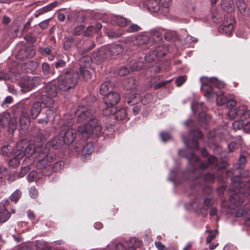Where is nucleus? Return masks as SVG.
<instances>
[{
	"label": "nucleus",
	"mask_w": 250,
	"mask_h": 250,
	"mask_svg": "<svg viewBox=\"0 0 250 250\" xmlns=\"http://www.w3.org/2000/svg\"><path fill=\"white\" fill-rule=\"evenodd\" d=\"M236 4L239 11L242 15L247 16L249 14V9L244 0H237Z\"/></svg>",
	"instance_id": "nucleus-18"
},
{
	"label": "nucleus",
	"mask_w": 250,
	"mask_h": 250,
	"mask_svg": "<svg viewBox=\"0 0 250 250\" xmlns=\"http://www.w3.org/2000/svg\"><path fill=\"white\" fill-rule=\"evenodd\" d=\"M24 154L26 157H30L34 152L37 154L36 161V167L38 169H42L46 167L48 163L52 162L55 159V155L51 153L46 145L41 147H35L33 144L28 145L24 150Z\"/></svg>",
	"instance_id": "nucleus-2"
},
{
	"label": "nucleus",
	"mask_w": 250,
	"mask_h": 250,
	"mask_svg": "<svg viewBox=\"0 0 250 250\" xmlns=\"http://www.w3.org/2000/svg\"><path fill=\"white\" fill-rule=\"evenodd\" d=\"M94 151L93 145L90 143L84 146L83 149V153L84 155H89Z\"/></svg>",
	"instance_id": "nucleus-31"
},
{
	"label": "nucleus",
	"mask_w": 250,
	"mask_h": 250,
	"mask_svg": "<svg viewBox=\"0 0 250 250\" xmlns=\"http://www.w3.org/2000/svg\"><path fill=\"white\" fill-rule=\"evenodd\" d=\"M239 110V106L235 109H231L228 112V116L232 119L235 118L236 116L240 117Z\"/></svg>",
	"instance_id": "nucleus-36"
},
{
	"label": "nucleus",
	"mask_w": 250,
	"mask_h": 250,
	"mask_svg": "<svg viewBox=\"0 0 250 250\" xmlns=\"http://www.w3.org/2000/svg\"><path fill=\"white\" fill-rule=\"evenodd\" d=\"M186 77L185 76H180L176 80V83L178 86H181L186 81Z\"/></svg>",
	"instance_id": "nucleus-48"
},
{
	"label": "nucleus",
	"mask_w": 250,
	"mask_h": 250,
	"mask_svg": "<svg viewBox=\"0 0 250 250\" xmlns=\"http://www.w3.org/2000/svg\"><path fill=\"white\" fill-rule=\"evenodd\" d=\"M83 31V26H80L75 28L74 31V34L76 35H78L82 33Z\"/></svg>",
	"instance_id": "nucleus-58"
},
{
	"label": "nucleus",
	"mask_w": 250,
	"mask_h": 250,
	"mask_svg": "<svg viewBox=\"0 0 250 250\" xmlns=\"http://www.w3.org/2000/svg\"><path fill=\"white\" fill-rule=\"evenodd\" d=\"M168 51L167 47L165 45H160L157 47L154 52L158 58L164 56Z\"/></svg>",
	"instance_id": "nucleus-29"
},
{
	"label": "nucleus",
	"mask_w": 250,
	"mask_h": 250,
	"mask_svg": "<svg viewBox=\"0 0 250 250\" xmlns=\"http://www.w3.org/2000/svg\"><path fill=\"white\" fill-rule=\"evenodd\" d=\"M10 214L8 210L4 209L2 212H0V223L5 222L10 217Z\"/></svg>",
	"instance_id": "nucleus-33"
},
{
	"label": "nucleus",
	"mask_w": 250,
	"mask_h": 250,
	"mask_svg": "<svg viewBox=\"0 0 250 250\" xmlns=\"http://www.w3.org/2000/svg\"><path fill=\"white\" fill-rule=\"evenodd\" d=\"M127 247V250H135L137 248L140 246L141 242L136 238H132L125 243ZM115 250H127L125 246L121 243L116 245Z\"/></svg>",
	"instance_id": "nucleus-11"
},
{
	"label": "nucleus",
	"mask_w": 250,
	"mask_h": 250,
	"mask_svg": "<svg viewBox=\"0 0 250 250\" xmlns=\"http://www.w3.org/2000/svg\"><path fill=\"white\" fill-rule=\"evenodd\" d=\"M59 135L60 137L64 140L65 144H70L75 140L76 132L73 128L65 127L61 130Z\"/></svg>",
	"instance_id": "nucleus-9"
},
{
	"label": "nucleus",
	"mask_w": 250,
	"mask_h": 250,
	"mask_svg": "<svg viewBox=\"0 0 250 250\" xmlns=\"http://www.w3.org/2000/svg\"><path fill=\"white\" fill-rule=\"evenodd\" d=\"M28 218L33 221V223L36 222V216L34 213L31 210H28L27 212Z\"/></svg>",
	"instance_id": "nucleus-57"
},
{
	"label": "nucleus",
	"mask_w": 250,
	"mask_h": 250,
	"mask_svg": "<svg viewBox=\"0 0 250 250\" xmlns=\"http://www.w3.org/2000/svg\"><path fill=\"white\" fill-rule=\"evenodd\" d=\"M208 232H209V234L206 238V242L207 243H209L212 240H213L218 233L217 230H210L208 231Z\"/></svg>",
	"instance_id": "nucleus-39"
},
{
	"label": "nucleus",
	"mask_w": 250,
	"mask_h": 250,
	"mask_svg": "<svg viewBox=\"0 0 250 250\" xmlns=\"http://www.w3.org/2000/svg\"><path fill=\"white\" fill-rule=\"evenodd\" d=\"M129 25V27L127 29V32H128L138 31L140 29V27L137 24L130 23Z\"/></svg>",
	"instance_id": "nucleus-47"
},
{
	"label": "nucleus",
	"mask_w": 250,
	"mask_h": 250,
	"mask_svg": "<svg viewBox=\"0 0 250 250\" xmlns=\"http://www.w3.org/2000/svg\"><path fill=\"white\" fill-rule=\"evenodd\" d=\"M155 245L158 250H167L165 245L160 242H155Z\"/></svg>",
	"instance_id": "nucleus-56"
},
{
	"label": "nucleus",
	"mask_w": 250,
	"mask_h": 250,
	"mask_svg": "<svg viewBox=\"0 0 250 250\" xmlns=\"http://www.w3.org/2000/svg\"><path fill=\"white\" fill-rule=\"evenodd\" d=\"M243 124L242 120L236 121L232 123V126L233 128L236 130L240 129L243 126Z\"/></svg>",
	"instance_id": "nucleus-42"
},
{
	"label": "nucleus",
	"mask_w": 250,
	"mask_h": 250,
	"mask_svg": "<svg viewBox=\"0 0 250 250\" xmlns=\"http://www.w3.org/2000/svg\"><path fill=\"white\" fill-rule=\"evenodd\" d=\"M38 250H50L49 248L46 246V244L44 242H39L37 244Z\"/></svg>",
	"instance_id": "nucleus-52"
},
{
	"label": "nucleus",
	"mask_w": 250,
	"mask_h": 250,
	"mask_svg": "<svg viewBox=\"0 0 250 250\" xmlns=\"http://www.w3.org/2000/svg\"><path fill=\"white\" fill-rule=\"evenodd\" d=\"M93 57L95 58V59L97 60H102L105 57V50L102 48L99 50L97 52H95L93 54Z\"/></svg>",
	"instance_id": "nucleus-34"
},
{
	"label": "nucleus",
	"mask_w": 250,
	"mask_h": 250,
	"mask_svg": "<svg viewBox=\"0 0 250 250\" xmlns=\"http://www.w3.org/2000/svg\"><path fill=\"white\" fill-rule=\"evenodd\" d=\"M115 23L120 27H124L130 24V21L122 16H116L113 20Z\"/></svg>",
	"instance_id": "nucleus-24"
},
{
	"label": "nucleus",
	"mask_w": 250,
	"mask_h": 250,
	"mask_svg": "<svg viewBox=\"0 0 250 250\" xmlns=\"http://www.w3.org/2000/svg\"><path fill=\"white\" fill-rule=\"evenodd\" d=\"M92 59L89 56H83L80 60V67L81 68H90Z\"/></svg>",
	"instance_id": "nucleus-25"
},
{
	"label": "nucleus",
	"mask_w": 250,
	"mask_h": 250,
	"mask_svg": "<svg viewBox=\"0 0 250 250\" xmlns=\"http://www.w3.org/2000/svg\"><path fill=\"white\" fill-rule=\"evenodd\" d=\"M1 152L3 155H8L13 152V148L9 145L4 146L1 148Z\"/></svg>",
	"instance_id": "nucleus-37"
},
{
	"label": "nucleus",
	"mask_w": 250,
	"mask_h": 250,
	"mask_svg": "<svg viewBox=\"0 0 250 250\" xmlns=\"http://www.w3.org/2000/svg\"><path fill=\"white\" fill-rule=\"evenodd\" d=\"M186 157L189 160L190 162L192 161H198L199 158L193 153L186 154Z\"/></svg>",
	"instance_id": "nucleus-51"
},
{
	"label": "nucleus",
	"mask_w": 250,
	"mask_h": 250,
	"mask_svg": "<svg viewBox=\"0 0 250 250\" xmlns=\"http://www.w3.org/2000/svg\"><path fill=\"white\" fill-rule=\"evenodd\" d=\"M65 65L66 62L62 60H59L57 62H55V66L57 68L63 67Z\"/></svg>",
	"instance_id": "nucleus-55"
},
{
	"label": "nucleus",
	"mask_w": 250,
	"mask_h": 250,
	"mask_svg": "<svg viewBox=\"0 0 250 250\" xmlns=\"http://www.w3.org/2000/svg\"><path fill=\"white\" fill-rule=\"evenodd\" d=\"M102 26L101 24L99 23H96L95 26H89L85 30L84 35L86 36H89L100 30L102 28Z\"/></svg>",
	"instance_id": "nucleus-23"
},
{
	"label": "nucleus",
	"mask_w": 250,
	"mask_h": 250,
	"mask_svg": "<svg viewBox=\"0 0 250 250\" xmlns=\"http://www.w3.org/2000/svg\"><path fill=\"white\" fill-rule=\"evenodd\" d=\"M64 143V140L60 137V135L59 134L49 142L48 145L52 146L55 149H57L61 147Z\"/></svg>",
	"instance_id": "nucleus-19"
},
{
	"label": "nucleus",
	"mask_w": 250,
	"mask_h": 250,
	"mask_svg": "<svg viewBox=\"0 0 250 250\" xmlns=\"http://www.w3.org/2000/svg\"><path fill=\"white\" fill-rule=\"evenodd\" d=\"M20 165V160L16 158V157H13L12 159H11L9 161V165L10 167H18Z\"/></svg>",
	"instance_id": "nucleus-41"
},
{
	"label": "nucleus",
	"mask_w": 250,
	"mask_h": 250,
	"mask_svg": "<svg viewBox=\"0 0 250 250\" xmlns=\"http://www.w3.org/2000/svg\"><path fill=\"white\" fill-rule=\"evenodd\" d=\"M21 192L20 190H17L13 193L10 196L11 201L17 202L21 196Z\"/></svg>",
	"instance_id": "nucleus-38"
},
{
	"label": "nucleus",
	"mask_w": 250,
	"mask_h": 250,
	"mask_svg": "<svg viewBox=\"0 0 250 250\" xmlns=\"http://www.w3.org/2000/svg\"><path fill=\"white\" fill-rule=\"evenodd\" d=\"M39 79L38 77H24L21 79L19 84L23 92L29 91L32 89L38 83Z\"/></svg>",
	"instance_id": "nucleus-7"
},
{
	"label": "nucleus",
	"mask_w": 250,
	"mask_h": 250,
	"mask_svg": "<svg viewBox=\"0 0 250 250\" xmlns=\"http://www.w3.org/2000/svg\"><path fill=\"white\" fill-rule=\"evenodd\" d=\"M113 88V84L110 81H106L101 85L100 92L102 95L105 96L112 92Z\"/></svg>",
	"instance_id": "nucleus-16"
},
{
	"label": "nucleus",
	"mask_w": 250,
	"mask_h": 250,
	"mask_svg": "<svg viewBox=\"0 0 250 250\" xmlns=\"http://www.w3.org/2000/svg\"><path fill=\"white\" fill-rule=\"evenodd\" d=\"M234 19L230 16L225 18L222 25L219 27V31L226 35H230L233 29Z\"/></svg>",
	"instance_id": "nucleus-10"
},
{
	"label": "nucleus",
	"mask_w": 250,
	"mask_h": 250,
	"mask_svg": "<svg viewBox=\"0 0 250 250\" xmlns=\"http://www.w3.org/2000/svg\"><path fill=\"white\" fill-rule=\"evenodd\" d=\"M36 172L32 171L28 175V179L29 181H32L34 179V177Z\"/></svg>",
	"instance_id": "nucleus-63"
},
{
	"label": "nucleus",
	"mask_w": 250,
	"mask_h": 250,
	"mask_svg": "<svg viewBox=\"0 0 250 250\" xmlns=\"http://www.w3.org/2000/svg\"><path fill=\"white\" fill-rule=\"evenodd\" d=\"M223 94L224 93L222 92L215 94L216 95V104L218 105H223L228 101V99L226 97L223 96Z\"/></svg>",
	"instance_id": "nucleus-30"
},
{
	"label": "nucleus",
	"mask_w": 250,
	"mask_h": 250,
	"mask_svg": "<svg viewBox=\"0 0 250 250\" xmlns=\"http://www.w3.org/2000/svg\"><path fill=\"white\" fill-rule=\"evenodd\" d=\"M30 169L29 166L22 167H21V171L19 174V177H23L29 171Z\"/></svg>",
	"instance_id": "nucleus-46"
},
{
	"label": "nucleus",
	"mask_w": 250,
	"mask_h": 250,
	"mask_svg": "<svg viewBox=\"0 0 250 250\" xmlns=\"http://www.w3.org/2000/svg\"><path fill=\"white\" fill-rule=\"evenodd\" d=\"M29 195L32 198H36L38 194V192L35 187H31L29 189Z\"/></svg>",
	"instance_id": "nucleus-50"
},
{
	"label": "nucleus",
	"mask_w": 250,
	"mask_h": 250,
	"mask_svg": "<svg viewBox=\"0 0 250 250\" xmlns=\"http://www.w3.org/2000/svg\"><path fill=\"white\" fill-rule=\"evenodd\" d=\"M171 82V80H169L163 82L161 83H159L158 84H156L155 86V88L157 89L161 87L162 86H164L166 83H169Z\"/></svg>",
	"instance_id": "nucleus-62"
},
{
	"label": "nucleus",
	"mask_w": 250,
	"mask_h": 250,
	"mask_svg": "<svg viewBox=\"0 0 250 250\" xmlns=\"http://www.w3.org/2000/svg\"><path fill=\"white\" fill-rule=\"evenodd\" d=\"M42 70L44 74H48L51 73L50 67L46 62L42 64Z\"/></svg>",
	"instance_id": "nucleus-44"
},
{
	"label": "nucleus",
	"mask_w": 250,
	"mask_h": 250,
	"mask_svg": "<svg viewBox=\"0 0 250 250\" xmlns=\"http://www.w3.org/2000/svg\"><path fill=\"white\" fill-rule=\"evenodd\" d=\"M200 82L201 83V89L205 92L204 95L209 101L212 100L215 96L212 87L222 89L225 86L224 82L219 81L216 78L214 77H202L200 78Z\"/></svg>",
	"instance_id": "nucleus-3"
},
{
	"label": "nucleus",
	"mask_w": 250,
	"mask_h": 250,
	"mask_svg": "<svg viewBox=\"0 0 250 250\" xmlns=\"http://www.w3.org/2000/svg\"><path fill=\"white\" fill-rule=\"evenodd\" d=\"M41 111V105L40 103L36 102L32 105L30 109V114L32 118L35 119L40 114Z\"/></svg>",
	"instance_id": "nucleus-22"
},
{
	"label": "nucleus",
	"mask_w": 250,
	"mask_h": 250,
	"mask_svg": "<svg viewBox=\"0 0 250 250\" xmlns=\"http://www.w3.org/2000/svg\"><path fill=\"white\" fill-rule=\"evenodd\" d=\"M160 136L163 142H167L171 139V136L167 132H162Z\"/></svg>",
	"instance_id": "nucleus-49"
},
{
	"label": "nucleus",
	"mask_w": 250,
	"mask_h": 250,
	"mask_svg": "<svg viewBox=\"0 0 250 250\" xmlns=\"http://www.w3.org/2000/svg\"><path fill=\"white\" fill-rule=\"evenodd\" d=\"M55 6V4L54 3H50L45 7H43L42 9L40 10V13L42 14L43 13L46 12L47 11H50Z\"/></svg>",
	"instance_id": "nucleus-45"
},
{
	"label": "nucleus",
	"mask_w": 250,
	"mask_h": 250,
	"mask_svg": "<svg viewBox=\"0 0 250 250\" xmlns=\"http://www.w3.org/2000/svg\"><path fill=\"white\" fill-rule=\"evenodd\" d=\"M156 58L158 57L154 51L147 53L145 56V59L146 61L147 62H151V61L155 60Z\"/></svg>",
	"instance_id": "nucleus-35"
},
{
	"label": "nucleus",
	"mask_w": 250,
	"mask_h": 250,
	"mask_svg": "<svg viewBox=\"0 0 250 250\" xmlns=\"http://www.w3.org/2000/svg\"><path fill=\"white\" fill-rule=\"evenodd\" d=\"M193 135L195 136V138H201L202 137V134L201 132L199 130H195L193 132Z\"/></svg>",
	"instance_id": "nucleus-64"
},
{
	"label": "nucleus",
	"mask_w": 250,
	"mask_h": 250,
	"mask_svg": "<svg viewBox=\"0 0 250 250\" xmlns=\"http://www.w3.org/2000/svg\"><path fill=\"white\" fill-rule=\"evenodd\" d=\"M35 54V50L33 46H29L25 49H21L18 53V57L19 59H23L24 58L32 57Z\"/></svg>",
	"instance_id": "nucleus-15"
},
{
	"label": "nucleus",
	"mask_w": 250,
	"mask_h": 250,
	"mask_svg": "<svg viewBox=\"0 0 250 250\" xmlns=\"http://www.w3.org/2000/svg\"><path fill=\"white\" fill-rule=\"evenodd\" d=\"M226 103L227 106L230 107H234L236 104V102L233 99H230L229 100H228Z\"/></svg>",
	"instance_id": "nucleus-60"
},
{
	"label": "nucleus",
	"mask_w": 250,
	"mask_h": 250,
	"mask_svg": "<svg viewBox=\"0 0 250 250\" xmlns=\"http://www.w3.org/2000/svg\"><path fill=\"white\" fill-rule=\"evenodd\" d=\"M160 6V11L162 13L167 14L172 3V0H158Z\"/></svg>",
	"instance_id": "nucleus-20"
},
{
	"label": "nucleus",
	"mask_w": 250,
	"mask_h": 250,
	"mask_svg": "<svg viewBox=\"0 0 250 250\" xmlns=\"http://www.w3.org/2000/svg\"><path fill=\"white\" fill-rule=\"evenodd\" d=\"M124 88L127 90H133L136 88L137 83L133 78L125 80L123 83Z\"/></svg>",
	"instance_id": "nucleus-21"
},
{
	"label": "nucleus",
	"mask_w": 250,
	"mask_h": 250,
	"mask_svg": "<svg viewBox=\"0 0 250 250\" xmlns=\"http://www.w3.org/2000/svg\"><path fill=\"white\" fill-rule=\"evenodd\" d=\"M24 155H25V154L23 150L18 149L15 151L14 157L21 160L23 158Z\"/></svg>",
	"instance_id": "nucleus-54"
},
{
	"label": "nucleus",
	"mask_w": 250,
	"mask_h": 250,
	"mask_svg": "<svg viewBox=\"0 0 250 250\" xmlns=\"http://www.w3.org/2000/svg\"><path fill=\"white\" fill-rule=\"evenodd\" d=\"M143 6L152 12L160 11L158 0H146L143 2Z\"/></svg>",
	"instance_id": "nucleus-12"
},
{
	"label": "nucleus",
	"mask_w": 250,
	"mask_h": 250,
	"mask_svg": "<svg viewBox=\"0 0 250 250\" xmlns=\"http://www.w3.org/2000/svg\"><path fill=\"white\" fill-rule=\"evenodd\" d=\"M19 123L21 129L26 130L30 123V118L27 112L22 111L21 113Z\"/></svg>",
	"instance_id": "nucleus-13"
},
{
	"label": "nucleus",
	"mask_w": 250,
	"mask_h": 250,
	"mask_svg": "<svg viewBox=\"0 0 250 250\" xmlns=\"http://www.w3.org/2000/svg\"><path fill=\"white\" fill-rule=\"evenodd\" d=\"M152 100L151 96L150 95H146L144 98L142 100V103L143 104H146Z\"/></svg>",
	"instance_id": "nucleus-61"
},
{
	"label": "nucleus",
	"mask_w": 250,
	"mask_h": 250,
	"mask_svg": "<svg viewBox=\"0 0 250 250\" xmlns=\"http://www.w3.org/2000/svg\"><path fill=\"white\" fill-rule=\"evenodd\" d=\"M239 114L241 120H246L250 117V110L244 105L239 106Z\"/></svg>",
	"instance_id": "nucleus-26"
},
{
	"label": "nucleus",
	"mask_w": 250,
	"mask_h": 250,
	"mask_svg": "<svg viewBox=\"0 0 250 250\" xmlns=\"http://www.w3.org/2000/svg\"><path fill=\"white\" fill-rule=\"evenodd\" d=\"M221 7L222 10L227 13H231L234 10V5L232 0H222Z\"/></svg>",
	"instance_id": "nucleus-17"
},
{
	"label": "nucleus",
	"mask_w": 250,
	"mask_h": 250,
	"mask_svg": "<svg viewBox=\"0 0 250 250\" xmlns=\"http://www.w3.org/2000/svg\"><path fill=\"white\" fill-rule=\"evenodd\" d=\"M213 203V200L210 198H206L205 199L204 202V206L205 208L207 209L209 206H210Z\"/></svg>",
	"instance_id": "nucleus-53"
},
{
	"label": "nucleus",
	"mask_w": 250,
	"mask_h": 250,
	"mask_svg": "<svg viewBox=\"0 0 250 250\" xmlns=\"http://www.w3.org/2000/svg\"><path fill=\"white\" fill-rule=\"evenodd\" d=\"M123 51V48L119 44L111 45L108 48V51L111 55H117L121 53Z\"/></svg>",
	"instance_id": "nucleus-27"
},
{
	"label": "nucleus",
	"mask_w": 250,
	"mask_h": 250,
	"mask_svg": "<svg viewBox=\"0 0 250 250\" xmlns=\"http://www.w3.org/2000/svg\"><path fill=\"white\" fill-rule=\"evenodd\" d=\"M58 90L54 84H49L45 87V91L42 92L40 99L42 104L46 107H51L54 104L53 98L57 96Z\"/></svg>",
	"instance_id": "nucleus-5"
},
{
	"label": "nucleus",
	"mask_w": 250,
	"mask_h": 250,
	"mask_svg": "<svg viewBox=\"0 0 250 250\" xmlns=\"http://www.w3.org/2000/svg\"><path fill=\"white\" fill-rule=\"evenodd\" d=\"M72 43V41L71 39H67L64 42L63 44L64 48L65 50H68Z\"/></svg>",
	"instance_id": "nucleus-59"
},
{
	"label": "nucleus",
	"mask_w": 250,
	"mask_h": 250,
	"mask_svg": "<svg viewBox=\"0 0 250 250\" xmlns=\"http://www.w3.org/2000/svg\"><path fill=\"white\" fill-rule=\"evenodd\" d=\"M126 116L125 109L122 108L115 112V118L116 120H124Z\"/></svg>",
	"instance_id": "nucleus-32"
},
{
	"label": "nucleus",
	"mask_w": 250,
	"mask_h": 250,
	"mask_svg": "<svg viewBox=\"0 0 250 250\" xmlns=\"http://www.w3.org/2000/svg\"><path fill=\"white\" fill-rule=\"evenodd\" d=\"M78 74L74 72H68L61 76L58 79L57 86L60 92H64L74 87L76 84Z\"/></svg>",
	"instance_id": "nucleus-4"
},
{
	"label": "nucleus",
	"mask_w": 250,
	"mask_h": 250,
	"mask_svg": "<svg viewBox=\"0 0 250 250\" xmlns=\"http://www.w3.org/2000/svg\"><path fill=\"white\" fill-rule=\"evenodd\" d=\"M0 125L2 127H7L8 131L13 133L17 128V120L11 118L9 113H5L0 118Z\"/></svg>",
	"instance_id": "nucleus-8"
},
{
	"label": "nucleus",
	"mask_w": 250,
	"mask_h": 250,
	"mask_svg": "<svg viewBox=\"0 0 250 250\" xmlns=\"http://www.w3.org/2000/svg\"><path fill=\"white\" fill-rule=\"evenodd\" d=\"M129 70L125 67H121L118 70V74L120 76H125L129 73Z\"/></svg>",
	"instance_id": "nucleus-43"
},
{
	"label": "nucleus",
	"mask_w": 250,
	"mask_h": 250,
	"mask_svg": "<svg viewBox=\"0 0 250 250\" xmlns=\"http://www.w3.org/2000/svg\"><path fill=\"white\" fill-rule=\"evenodd\" d=\"M149 37L146 34H141L135 37L132 40V43L136 46H141L147 44Z\"/></svg>",
	"instance_id": "nucleus-14"
},
{
	"label": "nucleus",
	"mask_w": 250,
	"mask_h": 250,
	"mask_svg": "<svg viewBox=\"0 0 250 250\" xmlns=\"http://www.w3.org/2000/svg\"><path fill=\"white\" fill-rule=\"evenodd\" d=\"M104 104L107 105V107L104 110L105 115H111L114 113V111L110 107L117 104L120 100V96L119 94L115 92H112L105 95L103 98Z\"/></svg>",
	"instance_id": "nucleus-6"
},
{
	"label": "nucleus",
	"mask_w": 250,
	"mask_h": 250,
	"mask_svg": "<svg viewBox=\"0 0 250 250\" xmlns=\"http://www.w3.org/2000/svg\"><path fill=\"white\" fill-rule=\"evenodd\" d=\"M212 19L215 23H218L222 20L221 15L217 11H213L212 13Z\"/></svg>",
	"instance_id": "nucleus-40"
},
{
	"label": "nucleus",
	"mask_w": 250,
	"mask_h": 250,
	"mask_svg": "<svg viewBox=\"0 0 250 250\" xmlns=\"http://www.w3.org/2000/svg\"><path fill=\"white\" fill-rule=\"evenodd\" d=\"M93 72V70L91 67L87 69H80L81 75L83 76V79L86 81H87L91 78L92 74Z\"/></svg>",
	"instance_id": "nucleus-28"
},
{
	"label": "nucleus",
	"mask_w": 250,
	"mask_h": 250,
	"mask_svg": "<svg viewBox=\"0 0 250 250\" xmlns=\"http://www.w3.org/2000/svg\"><path fill=\"white\" fill-rule=\"evenodd\" d=\"M77 121L83 123L78 127V133L83 139H87L92 135H98L101 130L97 119L93 118L87 108L83 105L80 106L75 112Z\"/></svg>",
	"instance_id": "nucleus-1"
}]
</instances>
